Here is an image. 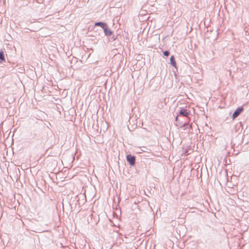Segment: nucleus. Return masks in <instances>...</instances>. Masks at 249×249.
I'll use <instances>...</instances> for the list:
<instances>
[{
  "instance_id": "f257e3e1",
  "label": "nucleus",
  "mask_w": 249,
  "mask_h": 249,
  "mask_svg": "<svg viewBox=\"0 0 249 249\" xmlns=\"http://www.w3.org/2000/svg\"><path fill=\"white\" fill-rule=\"evenodd\" d=\"M130 235V234H119V238H121V240L125 243H128L134 240L135 237L133 235H131L130 238L127 237Z\"/></svg>"
},
{
  "instance_id": "f03ea898",
  "label": "nucleus",
  "mask_w": 249,
  "mask_h": 249,
  "mask_svg": "<svg viewBox=\"0 0 249 249\" xmlns=\"http://www.w3.org/2000/svg\"><path fill=\"white\" fill-rule=\"evenodd\" d=\"M126 160L131 166H134L136 162V157L131 154L126 156Z\"/></svg>"
},
{
  "instance_id": "7ed1b4c3",
  "label": "nucleus",
  "mask_w": 249,
  "mask_h": 249,
  "mask_svg": "<svg viewBox=\"0 0 249 249\" xmlns=\"http://www.w3.org/2000/svg\"><path fill=\"white\" fill-rule=\"evenodd\" d=\"M190 113L187 109L180 107L178 115L182 116L183 117H188Z\"/></svg>"
},
{
  "instance_id": "20e7f679",
  "label": "nucleus",
  "mask_w": 249,
  "mask_h": 249,
  "mask_svg": "<svg viewBox=\"0 0 249 249\" xmlns=\"http://www.w3.org/2000/svg\"><path fill=\"white\" fill-rule=\"evenodd\" d=\"M243 110L244 108L242 107L237 108L232 114V119L233 120L237 118L242 113Z\"/></svg>"
},
{
  "instance_id": "39448f33",
  "label": "nucleus",
  "mask_w": 249,
  "mask_h": 249,
  "mask_svg": "<svg viewBox=\"0 0 249 249\" xmlns=\"http://www.w3.org/2000/svg\"><path fill=\"white\" fill-rule=\"evenodd\" d=\"M104 33L106 36H111L113 32L111 31V30L108 27V25H107L104 29H103Z\"/></svg>"
},
{
  "instance_id": "423d86ee",
  "label": "nucleus",
  "mask_w": 249,
  "mask_h": 249,
  "mask_svg": "<svg viewBox=\"0 0 249 249\" xmlns=\"http://www.w3.org/2000/svg\"><path fill=\"white\" fill-rule=\"evenodd\" d=\"M107 25V24L106 22H102V21L97 22H95L94 23V26H95L100 27L103 29H104Z\"/></svg>"
},
{
  "instance_id": "0eeeda50",
  "label": "nucleus",
  "mask_w": 249,
  "mask_h": 249,
  "mask_svg": "<svg viewBox=\"0 0 249 249\" xmlns=\"http://www.w3.org/2000/svg\"><path fill=\"white\" fill-rule=\"evenodd\" d=\"M170 64L175 68H177V64L174 55H172L170 59Z\"/></svg>"
},
{
  "instance_id": "6e6552de",
  "label": "nucleus",
  "mask_w": 249,
  "mask_h": 249,
  "mask_svg": "<svg viewBox=\"0 0 249 249\" xmlns=\"http://www.w3.org/2000/svg\"><path fill=\"white\" fill-rule=\"evenodd\" d=\"M0 61H5L4 53L2 51H0Z\"/></svg>"
},
{
  "instance_id": "1a4fd4ad",
  "label": "nucleus",
  "mask_w": 249,
  "mask_h": 249,
  "mask_svg": "<svg viewBox=\"0 0 249 249\" xmlns=\"http://www.w3.org/2000/svg\"><path fill=\"white\" fill-rule=\"evenodd\" d=\"M170 54V52L168 51H165L163 52V55L165 56H168Z\"/></svg>"
},
{
  "instance_id": "9d476101",
  "label": "nucleus",
  "mask_w": 249,
  "mask_h": 249,
  "mask_svg": "<svg viewBox=\"0 0 249 249\" xmlns=\"http://www.w3.org/2000/svg\"><path fill=\"white\" fill-rule=\"evenodd\" d=\"M189 124L187 123L184 124L181 127L187 128Z\"/></svg>"
},
{
  "instance_id": "9b49d317",
  "label": "nucleus",
  "mask_w": 249,
  "mask_h": 249,
  "mask_svg": "<svg viewBox=\"0 0 249 249\" xmlns=\"http://www.w3.org/2000/svg\"><path fill=\"white\" fill-rule=\"evenodd\" d=\"M189 128L192 129V124H189L188 125Z\"/></svg>"
},
{
  "instance_id": "f8f14e48",
  "label": "nucleus",
  "mask_w": 249,
  "mask_h": 249,
  "mask_svg": "<svg viewBox=\"0 0 249 249\" xmlns=\"http://www.w3.org/2000/svg\"><path fill=\"white\" fill-rule=\"evenodd\" d=\"M178 115L176 117V121H177L178 120Z\"/></svg>"
},
{
  "instance_id": "ddd939ff",
  "label": "nucleus",
  "mask_w": 249,
  "mask_h": 249,
  "mask_svg": "<svg viewBox=\"0 0 249 249\" xmlns=\"http://www.w3.org/2000/svg\"><path fill=\"white\" fill-rule=\"evenodd\" d=\"M112 39L113 40H115L116 39V37H112Z\"/></svg>"
},
{
  "instance_id": "4468645a",
  "label": "nucleus",
  "mask_w": 249,
  "mask_h": 249,
  "mask_svg": "<svg viewBox=\"0 0 249 249\" xmlns=\"http://www.w3.org/2000/svg\"><path fill=\"white\" fill-rule=\"evenodd\" d=\"M60 245H61V247H62V248H64V247L63 246V244H62L61 243L60 244Z\"/></svg>"
}]
</instances>
